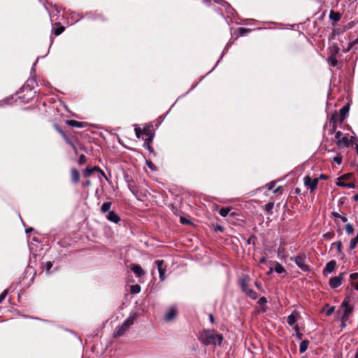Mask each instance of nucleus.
<instances>
[{
	"instance_id": "obj_12",
	"label": "nucleus",
	"mask_w": 358,
	"mask_h": 358,
	"mask_svg": "<svg viewBox=\"0 0 358 358\" xmlns=\"http://www.w3.org/2000/svg\"><path fill=\"white\" fill-rule=\"evenodd\" d=\"M250 278L248 275L244 276L240 280V285L243 292L249 288Z\"/></svg>"
},
{
	"instance_id": "obj_15",
	"label": "nucleus",
	"mask_w": 358,
	"mask_h": 358,
	"mask_svg": "<svg viewBox=\"0 0 358 358\" xmlns=\"http://www.w3.org/2000/svg\"><path fill=\"white\" fill-rule=\"evenodd\" d=\"M336 144L338 146H344V147H348L350 145V140L346 137H342L341 139H338V141H336Z\"/></svg>"
},
{
	"instance_id": "obj_27",
	"label": "nucleus",
	"mask_w": 358,
	"mask_h": 358,
	"mask_svg": "<svg viewBox=\"0 0 358 358\" xmlns=\"http://www.w3.org/2000/svg\"><path fill=\"white\" fill-rule=\"evenodd\" d=\"M141 286L138 285H134L131 287V292L132 294H138L141 292Z\"/></svg>"
},
{
	"instance_id": "obj_52",
	"label": "nucleus",
	"mask_w": 358,
	"mask_h": 358,
	"mask_svg": "<svg viewBox=\"0 0 358 358\" xmlns=\"http://www.w3.org/2000/svg\"><path fill=\"white\" fill-rule=\"evenodd\" d=\"M239 30H240V34L241 35H243L244 34H245L248 31V29L245 28H243V27L240 28Z\"/></svg>"
},
{
	"instance_id": "obj_10",
	"label": "nucleus",
	"mask_w": 358,
	"mask_h": 358,
	"mask_svg": "<svg viewBox=\"0 0 358 358\" xmlns=\"http://www.w3.org/2000/svg\"><path fill=\"white\" fill-rule=\"evenodd\" d=\"M336 266V263L334 260H331L327 264L325 268L323 270V273L326 275L327 273H330L334 271Z\"/></svg>"
},
{
	"instance_id": "obj_60",
	"label": "nucleus",
	"mask_w": 358,
	"mask_h": 358,
	"mask_svg": "<svg viewBox=\"0 0 358 358\" xmlns=\"http://www.w3.org/2000/svg\"><path fill=\"white\" fill-rule=\"evenodd\" d=\"M280 187H278V188H276L275 189L273 190V193H277L278 192V191L280 190Z\"/></svg>"
},
{
	"instance_id": "obj_50",
	"label": "nucleus",
	"mask_w": 358,
	"mask_h": 358,
	"mask_svg": "<svg viewBox=\"0 0 358 358\" xmlns=\"http://www.w3.org/2000/svg\"><path fill=\"white\" fill-rule=\"evenodd\" d=\"M336 248H337V250L341 252V246H342V243L341 241H338L337 243H336Z\"/></svg>"
},
{
	"instance_id": "obj_28",
	"label": "nucleus",
	"mask_w": 358,
	"mask_h": 358,
	"mask_svg": "<svg viewBox=\"0 0 358 358\" xmlns=\"http://www.w3.org/2000/svg\"><path fill=\"white\" fill-rule=\"evenodd\" d=\"M231 209L229 208H222L220 210V214L222 217H226L230 212Z\"/></svg>"
},
{
	"instance_id": "obj_21",
	"label": "nucleus",
	"mask_w": 358,
	"mask_h": 358,
	"mask_svg": "<svg viewBox=\"0 0 358 358\" xmlns=\"http://www.w3.org/2000/svg\"><path fill=\"white\" fill-rule=\"evenodd\" d=\"M309 341L308 340H304L300 343L299 346V352L301 353H303L308 349Z\"/></svg>"
},
{
	"instance_id": "obj_19",
	"label": "nucleus",
	"mask_w": 358,
	"mask_h": 358,
	"mask_svg": "<svg viewBox=\"0 0 358 358\" xmlns=\"http://www.w3.org/2000/svg\"><path fill=\"white\" fill-rule=\"evenodd\" d=\"M340 48L336 44L332 45L329 48L330 56L336 57L338 53L339 52Z\"/></svg>"
},
{
	"instance_id": "obj_13",
	"label": "nucleus",
	"mask_w": 358,
	"mask_h": 358,
	"mask_svg": "<svg viewBox=\"0 0 358 358\" xmlns=\"http://www.w3.org/2000/svg\"><path fill=\"white\" fill-rule=\"evenodd\" d=\"M66 124L69 126L77 128H82L85 126V123L82 122H78L74 120H67L66 121Z\"/></svg>"
},
{
	"instance_id": "obj_33",
	"label": "nucleus",
	"mask_w": 358,
	"mask_h": 358,
	"mask_svg": "<svg viewBox=\"0 0 358 358\" xmlns=\"http://www.w3.org/2000/svg\"><path fill=\"white\" fill-rule=\"evenodd\" d=\"M93 173L94 172L92 169L86 168L83 174L85 177L89 178Z\"/></svg>"
},
{
	"instance_id": "obj_23",
	"label": "nucleus",
	"mask_w": 358,
	"mask_h": 358,
	"mask_svg": "<svg viewBox=\"0 0 358 358\" xmlns=\"http://www.w3.org/2000/svg\"><path fill=\"white\" fill-rule=\"evenodd\" d=\"M341 17V16L339 13L334 12L332 10L330 12L329 17L335 22L340 20Z\"/></svg>"
},
{
	"instance_id": "obj_51",
	"label": "nucleus",
	"mask_w": 358,
	"mask_h": 358,
	"mask_svg": "<svg viewBox=\"0 0 358 358\" xmlns=\"http://www.w3.org/2000/svg\"><path fill=\"white\" fill-rule=\"evenodd\" d=\"M92 169L93 170V172L99 171L102 174H103V172L101 171V169L100 168L97 167V166H94V167L92 168Z\"/></svg>"
},
{
	"instance_id": "obj_48",
	"label": "nucleus",
	"mask_w": 358,
	"mask_h": 358,
	"mask_svg": "<svg viewBox=\"0 0 358 358\" xmlns=\"http://www.w3.org/2000/svg\"><path fill=\"white\" fill-rule=\"evenodd\" d=\"M52 264L51 262H46V270L48 271L50 270V268H52Z\"/></svg>"
},
{
	"instance_id": "obj_55",
	"label": "nucleus",
	"mask_w": 358,
	"mask_h": 358,
	"mask_svg": "<svg viewBox=\"0 0 358 358\" xmlns=\"http://www.w3.org/2000/svg\"><path fill=\"white\" fill-rule=\"evenodd\" d=\"M352 285L355 287V289L358 290V282H352Z\"/></svg>"
},
{
	"instance_id": "obj_32",
	"label": "nucleus",
	"mask_w": 358,
	"mask_h": 358,
	"mask_svg": "<svg viewBox=\"0 0 358 358\" xmlns=\"http://www.w3.org/2000/svg\"><path fill=\"white\" fill-rule=\"evenodd\" d=\"M332 215L335 217L341 218L343 222H346L348 221V218L345 216H341L338 213L334 212Z\"/></svg>"
},
{
	"instance_id": "obj_24",
	"label": "nucleus",
	"mask_w": 358,
	"mask_h": 358,
	"mask_svg": "<svg viewBox=\"0 0 358 358\" xmlns=\"http://www.w3.org/2000/svg\"><path fill=\"white\" fill-rule=\"evenodd\" d=\"M296 320H297L296 315L294 314H291L287 317V323L289 324V325L293 326L295 324V322H296Z\"/></svg>"
},
{
	"instance_id": "obj_62",
	"label": "nucleus",
	"mask_w": 358,
	"mask_h": 358,
	"mask_svg": "<svg viewBox=\"0 0 358 358\" xmlns=\"http://www.w3.org/2000/svg\"><path fill=\"white\" fill-rule=\"evenodd\" d=\"M91 185V182H90V180H87V181L86 182V185H88V186H89V185Z\"/></svg>"
},
{
	"instance_id": "obj_16",
	"label": "nucleus",
	"mask_w": 358,
	"mask_h": 358,
	"mask_svg": "<svg viewBox=\"0 0 358 358\" xmlns=\"http://www.w3.org/2000/svg\"><path fill=\"white\" fill-rule=\"evenodd\" d=\"M243 292L252 299H256L258 296L257 293L250 287Z\"/></svg>"
},
{
	"instance_id": "obj_41",
	"label": "nucleus",
	"mask_w": 358,
	"mask_h": 358,
	"mask_svg": "<svg viewBox=\"0 0 358 358\" xmlns=\"http://www.w3.org/2000/svg\"><path fill=\"white\" fill-rule=\"evenodd\" d=\"M357 43H358V38H357V39H355L354 41H352V42H351V43H350V45H349V47L348 48V49L346 50V51H347V52H348V51H349L351 48H352L353 45H354L355 44H357Z\"/></svg>"
},
{
	"instance_id": "obj_7",
	"label": "nucleus",
	"mask_w": 358,
	"mask_h": 358,
	"mask_svg": "<svg viewBox=\"0 0 358 358\" xmlns=\"http://www.w3.org/2000/svg\"><path fill=\"white\" fill-rule=\"evenodd\" d=\"M155 263L157 266L160 280L162 281H164L166 278V275H165L166 266L164 265V260H157V261H155Z\"/></svg>"
},
{
	"instance_id": "obj_31",
	"label": "nucleus",
	"mask_w": 358,
	"mask_h": 358,
	"mask_svg": "<svg viewBox=\"0 0 358 358\" xmlns=\"http://www.w3.org/2000/svg\"><path fill=\"white\" fill-rule=\"evenodd\" d=\"M64 31V27L63 26H59V27H57L54 30V34L55 36H58L61 34Z\"/></svg>"
},
{
	"instance_id": "obj_9",
	"label": "nucleus",
	"mask_w": 358,
	"mask_h": 358,
	"mask_svg": "<svg viewBox=\"0 0 358 358\" xmlns=\"http://www.w3.org/2000/svg\"><path fill=\"white\" fill-rule=\"evenodd\" d=\"M106 219L113 223H118L120 221V217L114 211H110L106 215Z\"/></svg>"
},
{
	"instance_id": "obj_1",
	"label": "nucleus",
	"mask_w": 358,
	"mask_h": 358,
	"mask_svg": "<svg viewBox=\"0 0 358 358\" xmlns=\"http://www.w3.org/2000/svg\"><path fill=\"white\" fill-rule=\"evenodd\" d=\"M199 340L204 345H220L223 338L218 334L213 333L210 331H204L199 336Z\"/></svg>"
},
{
	"instance_id": "obj_39",
	"label": "nucleus",
	"mask_w": 358,
	"mask_h": 358,
	"mask_svg": "<svg viewBox=\"0 0 358 358\" xmlns=\"http://www.w3.org/2000/svg\"><path fill=\"white\" fill-rule=\"evenodd\" d=\"M8 294V291L6 289L0 294V303L5 299L6 295Z\"/></svg>"
},
{
	"instance_id": "obj_42",
	"label": "nucleus",
	"mask_w": 358,
	"mask_h": 358,
	"mask_svg": "<svg viewBox=\"0 0 358 358\" xmlns=\"http://www.w3.org/2000/svg\"><path fill=\"white\" fill-rule=\"evenodd\" d=\"M54 127H55V130H56L58 133H59L62 136L63 134H65V133L63 131V130H62V129H61V128H60L57 124H55Z\"/></svg>"
},
{
	"instance_id": "obj_53",
	"label": "nucleus",
	"mask_w": 358,
	"mask_h": 358,
	"mask_svg": "<svg viewBox=\"0 0 358 358\" xmlns=\"http://www.w3.org/2000/svg\"><path fill=\"white\" fill-rule=\"evenodd\" d=\"M348 320H343V318H341V327L344 328L346 326V322Z\"/></svg>"
},
{
	"instance_id": "obj_37",
	"label": "nucleus",
	"mask_w": 358,
	"mask_h": 358,
	"mask_svg": "<svg viewBox=\"0 0 358 358\" xmlns=\"http://www.w3.org/2000/svg\"><path fill=\"white\" fill-rule=\"evenodd\" d=\"M334 162H335L338 164H341V162H342V157H341V155H337L336 157H334Z\"/></svg>"
},
{
	"instance_id": "obj_14",
	"label": "nucleus",
	"mask_w": 358,
	"mask_h": 358,
	"mask_svg": "<svg viewBox=\"0 0 358 358\" xmlns=\"http://www.w3.org/2000/svg\"><path fill=\"white\" fill-rule=\"evenodd\" d=\"M71 181L73 183L76 184L80 180V173L78 170L76 169H72L71 170Z\"/></svg>"
},
{
	"instance_id": "obj_43",
	"label": "nucleus",
	"mask_w": 358,
	"mask_h": 358,
	"mask_svg": "<svg viewBox=\"0 0 358 358\" xmlns=\"http://www.w3.org/2000/svg\"><path fill=\"white\" fill-rule=\"evenodd\" d=\"M266 302H267V300H266V299L264 296L261 297V298L259 299V301H258V303H259V305L265 304Z\"/></svg>"
},
{
	"instance_id": "obj_5",
	"label": "nucleus",
	"mask_w": 358,
	"mask_h": 358,
	"mask_svg": "<svg viewBox=\"0 0 358 358\" xmlns=\"http://www.w3.org/2000/svg\"><path fill=\"white\" fill-rule=\"evenodd\" d=\"M341 306L344 308V311L341 318H343V320H348L350 316L352 313L353 308L349 306V297H346L343 301Z\"/></svg>"
},
{
	"instance_id": "obj_11",
	"label": "nucleus",
	"mask_w": 358,
	"mask_h": 358,
	"mask_svg": "<svg viewBox=\"0 0 358 358\" xmlns=\"http://www.w3.org/2000/svg\"><path fill=\"white\" fill-rule=\"evenodd\" d=\"M131 269L137 277H141L145 275V271L138 264H132L131 266Z\"/></svg>"
},
{
	"instance_id": "obj_26",
	"label": "nucleus",
	"mask_w": 358,
	"mask_h": 358,
	"mask_svg": "<svg viewBox=\"0 0 358 358\" xmlns=\"http://www.w3.org/2000/svg\"><path fill=\"white\" fill-rule=\"evenodd\" d=\"M143 135H145L148 137V138L146 140H148L149 141H152V137L150 136V130L149 128H144L143 129Z\"/></svg>"
},
{
	"instance_id": "obj_38",
	"label": "nucleus",
	"mask_w": 358,
	"mask_h": 358,
	"mask_svg": "<svg viewBox=\"0 0 358 358\" xmlns=\"http://www.w3.org/2000/svg\"><path fill=\"white\" fill-rule=\"evenodd\" d=\"M294 329L296 330V336L298 339H301L302 338V336H303V334L300 332H299V327L298 325H295L294 326Z\"/></svg>"
},
{
	"instance_id": "obj_3",
	"label": "nucleus",
	"mask_w": 358,
	"mask_h": 358,
	"mask_svg": "<svg viewBox=\"0 0 358 358\" xmlns=\"http://www.w3.org/2000/svg\"><path fill=\"white\" fill-rule=\"evenodd\" d=\"M291 260L294 261L298 267L303 271H309L310 268L308 263L310 262V259L305 254L298 255L294 257H291Z\"/></svg>"
},
{
	"instance_id": "obj_17",
	"label": "nucleus",
	"mask_w": 358,
	"mask_h": 358,
	"mask_svg": "<svg viewBox=\"0 0 358 358\" xmlns=\"http://www.w3.org/2000/svg\"><path fill=\"white\" fill-rule=\"evenodd\" d=\"M273 271L278 273H282L285 272L284 267L279 263H276L274 268H271L269 273H271Z\"/></svg>"
},
{
	"instance_id": "obj_46",
	"label": "nucleus",
	"mask_w": 358,
	"mask_h": 358,
	"mask_svg": "<svg viewBox=\"0 0 358 358\" xmlns=\"http://www.w3.org/2000/svg\"><path fill=\"white\" fill-rule=\"evenodd\" d=\"M334 310H335V308L333 306V307H331L329 308L327 310V315H331L334 312Z\"/></svg>"
},
{
	"instance_id": "obj_54",
	"label": "nucleus",
	"mask_w": 358,
	"mask_h": 358,
	"mask_svg": "<svg viewBox=\"0 0 358 358\" xmlns=\"http://www.w3.org/2000/svg\"><path fill=\"white\" fill-rule=\"evenodd\" d=\"M181 222L182 224L189 223V222L187 220H186L185 218H184V217H181Z\"/></svg>"
},
{
	"instance_id": "obj_57",
	"label": "nucleus",
	"mask_w": 358,
	"mask_h": 358,
	"mask_svg": "<svg viewBox=\"0 0 358 358\" xmlns=\"http://www.w3.org/2000/svg\"><path fill=\"white\" fill-rule=\"evenodd\" d=\"M70 145L73 148L74 151L76 152H77V148H76V146L75 145V144L73 143H72V144H71Z\"/></svg>"
},
{
	"instance_id": "obj_18",
	"label": "nucleus",
	"mask_w": 358,
	"mask_h": 358,
	"mask_svg": "<svg viewBox=\"0 0 358 358\" xmlns=\"http://www.w3.org/2000/svg\"><path fill=\"white\" fill-rule=\"evenodd\" d=\"M112 203L111 202H105L102 204L101 207V212L102 213H106L110 212V209L111 208Z\"/></svg>"
},
{
	"instance_id": "obj_36",
	"label": "nucleus",
	"mask_w": 358,
	"mask_h": 358,
	"mask_svg": "<svg viewBox=\"0 0 358 358\" xmlns=\"http://www.w3.org/2000/svg\"><path fill=\"white\" fill-rule=\"evenodd\" d=\"M135 133L137 138H140L141 136L143 135V130L140 127H136L135 128Z\"/></svg>"
},
{
	"instance_id": "obj_4",
	"label": "nucleus",
	"mask_w": 358,
	"mask_h": 358,
	"mask_svg": "<svg viewBox=\"0 0 358 358\" xmlns=\"http://www.w3.org/2000/svg\"><path fill=\"white\" fill-rule=\"evenodd\" d=\"M135 320L134 316H129L120 326H119L113 333L114 337H120L124 334L131 325L133 324Z\"/></svg>"
},
{
	"instance_id": "obj_40",
	"label": "nucleus",
	"mask_w": 358,
	"mask_h": 358,
	"mask_svg": "<svg viewBox=\"0 0 358 358\" xmlns=\"http://www.w3.org/2000/svg\"><path fill=\"white\" fill-rule=\"evenodd\" d=\"M62 136L64 138V141H65V142H66V143H68V144H69V145L72 144V143H73V142H72V141H71V139H70V138H69L66 135V134H63Z\"/></svg>"
},
{
	"instance_id": "obj_29",
	"label": "nucleus",
	"mask_w": 358,
	"mask_h": 358,
	"mask_svg": "<svg viewBox=\"0 0 358 358\" xmlns=\"http://www.w3.org/2000/svg\"><path fill=\"white\" fill-rule=\"evenodd\" d=\"M345 231L348 234H352L354 232L353 227L351 224H347L345 225Z\"/></svg>"
},
{
	"instance_id": "obj_49",
	"label": "nucleus",
	"mask_w": 358,
	"mask_h": 358,
	"mask_svg": "<svg viewBox=\"0 0 358 358\" xmlns=\"http://www.w3.org/2000/svg\"><path fill=\"white\" fill-rule=\"evenodd\" d=\"M324 237L327 239H331L333 237V234L331 233H327L324 235Z\"/></svg>"
},
{
	"instance_id": "obj_59",
	"label": "nucleus",
	"mask_w": 358,
	"mask_h": 358,
	"mask_svg": "<svg viewBox=\"0 0 358 358\" xmlns=\"http://www.w3.org/2000/svg\"><path fill=\"white\" fill-rule=\"evenodd\" d=\"M327 178V176L323 175V174L320 175V178H321V179H326Z\"/></svg>"
},
{
	"instance_id": "obj_34",
	"label": "nucleus",
	"mask_w": 358,
	"mask_h": 358,
	"mask_svg": "<svg viewBox=\"0 0 358 358\" xmlns=\"http://www.w3.org/2000/svg\"><path fill=\"white\" fill-rule=\"evenodd\" d=\"M352 173H346V174H344L342 176H341L340 178H338V181H341L343 180H348L350 178V177L352 176Z\"/></svg>"
},
{
	"instance_id": "obj_6",
	"label": "nucleus",
	"mask_w": 358,
	"mask_h": 358,
	"mask_svg": "<svg viewBox=\"0 0 358 358\" xmlns=\"http://www.w3.org/2000/svg\"><path fill=\"white\" fill-rule=\"evenodd\" d=\"M344 273H341L338 276L333 277L329 280V285L331 288H336L341 285Z\"/></svg>"
},
{
	"instance_id": "obj_22",
	"label": "nucleus",
	"mask_w": 358,
	"mask_h": 358,
	"mask_svg": "<svg viewBox=\"0 0 358 358\" xmlns=\"http://www.w3.org/2000/svg\"><path fill=\"white\" fill-rule=\"evenodd\" d=\"M336 185H338L339 187H348V188H355V185L353 182L345 183L342 181L336 182Z\"/></svg>"
},
{
	"instance_id": "obj_20",
	"label": "nucleus",
	"mask_w": 358,
	"mask_h": 358,
	"mask_svg": "<svg viewBox=\"0 0 358 358\" xmlns=\"http://www.w3.org/2000/svg\"><path fill=\"white\" fill-rule=\"evenodd\" d=\"M176 315V310L174 308H171L166 313V320L168 321L173 319Z\"/></svg>"
},
{
	"instance_id": "obj_8",
	"label": "nucleus",
	"mask_w": 358,
	"mask_h": 358,
	"mask_svg": "<svg viewBox=\"0 0 358 358\" xmlns=\"http://www.w3.org/2000/svg\"><path fill=\"white\" fill-rule=\"evenodd\" d=\"M304 184L308 186L311 190H315L318 184V178H315L312 179L310 176H306L303 178Z\"/></svg>"
},
{
	"instance_id": "obj_45",
	"label": "nucleus",
	"mask_w": 358,
	"mask_h": 358,
	"mask_svg": "<svg viewBox=\"0 0 358 358\" xmlns=\"http://www.w3.org/2000/svg\"><path fill=\"white\" fill-rule=\"evenodd\" d=\"M342 135H343V134L340 131H338L336 133L335 138L336 139V141H338V139H341Z\"/></svg>"
},
{
	"instance_id": "obj_30",
	"label": "nucleus",
	"mask_w": 358,
	"mask_h": 358,
	"mask_svg": "<svg viewBox=\"0 0 358 358\" xmlns=\"http://www.w3.org/2000/svg\"><path fill=\"white\" fill-rule=\"evenodd\" d=\"M329 61L331 66H336L337 65L338 61H337L336 57L329 56Z\"/></svg>"
},
{
	"instance_id": "obj_44",
	"label": "nucleus",
	"mask_w": 358,
	"mask_h": 358,
	"mask_svg": "<svg viewBox=\"0 0 358 358\" xmlns=\"http://www.w3.org/2000/svg\"><path fill=\"white\" fill-rule=\"evenodd\" d=\"M357 278H358V273H353L350 274V278L352 280H355Z\"/></svg>"
},
{
	"instance_id": "obj_35",
	"label": "nucleus",
	"mask_w": 358,
	"mask_h": 358,
	"mask_svg": "<svg viewBox=\"0 0 358 358\" xmlns=\"http://www.w3.org/2000/svg\"><path fill=\"white\" fill-rule=\"evenodd\" d=\"M86 161H87V157H85V155H81L78 159V164H83L86 162Z\"/></svg>"
},
{
	"instance_id": "obj_64",
	"label": "nucleus",
	"mask_w": 358,
	"mask_h": 358,
	"mask_svg": "<svg viewBox=\"0 0 358 358\" xmlns=\"http://www.w3.org/2000/svg\"><path fill=\"white\" fill-rule=\"evenodd\" d=\"M355 358H358V352H356Z\"/></svg>"
},
{
	"instance_id": "obj_58",
	"label": "nucleus",
	"mask_w": 358,
	"mask_h": 358,
	"mask_svg": "<svg viewBox=\"0 0 358 358\" xmlns=\"http://www.w3.org/2000/svg\"><path fill=\"white\" fill-rule=\"evenodd\" d=\"M255 286L258 288V289H260L261 288V285H260V283L258 282H255Z\"/></svg>"
},
{
	"instance_id": "obj_47",
	"label": "nucleus",
	"mask_w": 358,
	"mask_h": 358,
	"mask_svg": "<svg viewBox=\"0 0 358 358\" xmlns=\"http://www.w3.org/2000/svg\"><path fill=\"white\" fill-rule=\"evenodd\" d=\"M275 182H271L268 183L266 185V187L268 189H272L273 188V187L275 186Z\"/></svg>"
},
{
	"instance_id": "obj_25",
	"label": "nucleus",
	"mask_w": 358,
	"mask_h": 358,
	"mask_svg": "<svg viewBox=\"0 0 358 358\" xmlns=\"http://www.w3.org/2000/svg\"><path fill=\"white\" fill-rule=\"evenodd\" d=\"M273 207H274V202L270 201L265 205L264 210L267 213L272 214V210H273Z\"/></svg>"
},
{
	"instance_id": "obj_56",
	"label": "nucleus",
	"mask_w": 358,
	"mask_h": 358,
	"mask_svg": "<svg viewBox=\"0 0 358 358\" xmlns=\"http://www.w3.org/2000/svg\"><path fill=\"white\" fill-rule=\"evenodd\" d=\"M266 258H265V257H262V258L260 259V260H259V262H260L261 264H264V263L266 262Z\"/></svg>"
},
{
	"instance_id": "obj_2",
	"label": "nucleus",
	"mask_w": 358,
	"mask_h": 358,
	"mask_svg": "<svg viewBox=\"0 0 358 358\" xmlns=\"http://www.w3.org/2000/svg\"><path fill=\"white\" fill-rule=\"evenodd\" d=\"M349 112V106L345 105L343 106L338 113L334 114L330 120V123H332V131H335L337 129V123L342 124L345 120L348 113Z\"/></svg>"
},
{
	"instance_id": "obj_61",
	"label": "nucleus",
	"mask_w": 358,
	"mask_h": 358,
	"mask_svg": "<svg viewBox=\"0 0 358 358\" xmlns=\"http://www.w3.org/2000/svg\"><path fill=\"white\" fill-rule=\"evenodd\" d=\"M355 201H358V193L354 196Z\"/></svg>"
},
{
	"instance_id": "obj_63",
	"label": "nucleus",
	"mask_w": 358,
	"mask_h": 358,
	"mask_svg": "<svg viewBox=\"0 0 358 358\" xmlns=\"http://www.w3.org/2000/svg\"><path fill=\"white\" fill-rule=\"evenodd\" d=\"M210 321L213 322V317L212 315H210Z\"/></svg>"
}]
</instances>
